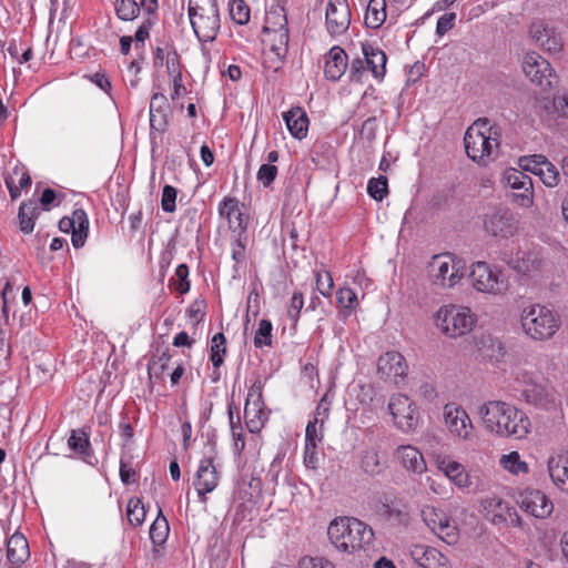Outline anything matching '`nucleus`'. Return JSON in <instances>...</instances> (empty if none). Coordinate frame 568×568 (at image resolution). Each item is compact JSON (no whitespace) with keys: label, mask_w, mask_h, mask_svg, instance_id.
Instances as JSON below:
<instances>
[{"label":"nucleus","mask_w":568,"mask_h":568,"mask_svg":"<svg viewBox=\"0 0 568 568\" xmlns=\"http://www.w3.org/2000/svg\"><path fill=\"white\" fill-rule=\"evenodd\" d=\"M170 534V526L168 519L163 516L161 507H159L158 517L150 527V539L153 542V555L161 556V547L165 544Z\"/></svg>","instance_id":"26"},{"label":"nucleus","mask_w":568,"mask_h":568,"mask_svg":"<svg viewBox=\"0 0 568 568\" xmlns=\"http://www.w3.org/2000/svg\"><path fill=\"white\" fill-rule=\"evenodd\" d=\"M366 72L365 61L356 58L351 62L349 67V81L351 82H358L361 83L363 81V75Z\"/></svg>","instance_id":"59"},{"label":"nucleus","mask_w":568,"mask_h":568,"mask_svg":"<svg viewBox=\"0 0 568 568\" xmlns=\"http://www.w3.org/2000/svg\"><path fill=\"white\" fill-rule=\"evenodd\" d=\"M520 322L525 333L536 341L552 337L560 327L559 316L539 304L524 308Z\"/></svg>","instance_id":"3"},{"label":"nucleus","mask_w":568,"mask_h":568,"mask_svg":"<svg viewBox=\"0 0 568 568\" xmlns=\"http://www.w3.org/2000/svg\"><path fill=\"white\" fill-rule=\"evenodd\" d=\"M348 65L346 52L338 45L333 47L325 61L324 74L331 81H337L345 73Z\"/></svg>","instance_id":"20"},{"label":"nucleus","mask_w":568,"mask_h":568,"mask_svg":"<svg viewBox=\"0 0 568 568\" xmlns=\"http://www.w3.org/2000/svg\"><path fill=\"white\" fill-rule=\"evenodd\" d=\"M213 459L212 455L203 458L196 471L194 487L202 503L206 501V494L212 493L219 484V475Z\"/></svg>","instance_id":"14"},{"label":"nucleus","mask_w":568,"mask_h":568,"mask_svg":"<svg viewBox=\"0 0 568 568\" xmlns=\"http://www.w3.org/2000/svg\"><path fill=\"white\" fill-rule=\"evenodd\" d=\"M128 520L132 526H141L145 518L144 506L139 498H130L126 506Z\"/></svg>","instance_id":"44"},{"label":"nucleus","mask_w":568,"mask_h":568,"mask_svg":"<svg viewBox=\"0 0 568 568\" xmlns=\"http://www.w3.org/2000/svg\"><path fill=\"white\" fill-rule=\"evenodd\" d=\"M397 456L402 465L409 471L423 474L426 470V463L422 453L413 446H400Z\"/></svg>","instance_id":"31"},{"label":"nucleus","mask_w":568,"mask_h":568,"mask_svg":"<svg viewBox=\"0 0 568 568\" xmlns=\"http://www.w3.org/2000/svg\"><path fill=\"white\" fill-rule=\"evenodd\" d=\"M166 70L170 77L182 75L181 60L175 48H172L166 55Z\"/></svg>","instance_id":"57"},{"label":"nucleus","mask_w":568,"mask_h":568,"mask_svg":"<svg viewBox=\"0 0 568 568\" xmlns=\"http://www.w3.org/2000/svg\"><path fill=\"white\" fill-rule=\"evenodd\" d=\"M68 446L72 452L81 455L83 458L91 455L89 434L84 429L72 430L68 439Z\"/></svg>","instance_id":"37"},{"label":"nucleus","mask_w":568,"mask_h":568,"mask_svg":"<svg viewBox=\"0 0 568 568\" xmlns=\"http://www.w3.org/2000/svg\"><path fill=\"white\" fill-rule=\"evenodd\" d=\"M445 473L459 488H467L471 485L469 475L465 471L464 466L457 462L448 463Z\"/></svg>","instance_id":"42"},{"label":"nucleus","mask_w":568,"mask_h":568,"mask_svg":"<svg viewBox=\"0 0 568 568\" xmlns=\"http://www.w3.org/2000/svg\"><path fill=\"white\" fill-rule=\"evenodd\" d=\"M552 31L554 29L550 28L548 24L544 23L542 21L532 22L530 26L531 38L538 44H540L542 40H545V38L547 39L550 36L549 33Z\"/></svg>","instance_id":"55"},{"label":"nucleus","mask_w":568,"mask_h":568,"mask_svg":"<svg viewBox=\"0 0 568 568\" xmlns=\"http://www.w3.org/2000/svg\"><path fill=\"white\" fill-rule=\"evenodd\" d=\"M500 465L508 471L516 475L528 471V465L520 460V456L517 452L503 455L500 458Z\"/></svg>","instance_id":"46"},{"label":"nucleus","mask_w":568,"mask_h":568,"mask_svg":"<svg viewBox=\"0 0 568 568\" xmlns=\"http://www.w3.org/2000/svg\"><path fill=\"white\" fill-rule=\"evenodd\" d=\"M479 414L486 429L499 437L523 439L529 433L526 413L508 403L489 400L479 408Z\"/></svg>","instance_id":"1"},{"label":"nucleus","mask_w":568,"mask_h":568,"mask_svg":"<svg viewBox=\"0 0 568 568\" xmlns=\"http://www.w3.org/2000/svg\"><path fill=\"white\" fill-rule=\"evenodd\" d=\"M175 276L178 277V283L175 290L180 294H185L190 291L191 284L189 281V266L186 264H180L175 270Z\"/></svg>","instance_id":"53"},{"label":"nucleus","mask_w":568,"mask_h":568,"mask_svg":"<svg viewBox=\"0 0 568 568\" xmlns=\"http://www.w3.org/2000/svg\"><path fill=\"white\" fill-rule=\"evenodd\" d=\"M255 385L252 387L244 407V417L246 427L251 433L258 432L265 420V414L262 409V389L257 386L256 398L251 400L254 396Z\"/></svg>","instance_id":"17"},{"label":"nucleus","mask_w":568,"mask_h":568,"mask_svg":"<svg viewBox=\"0 0 568 568\" xmlns=\"http://www.w3.org/2000/svg\"><path fill=\"white\" fill-rule=\"evenodd\" d=\"M327 536L337 550L352 554L369 546L374 531L371 526L355 517L341 516L331 521Z\"/></svg>","instance_id":"2"},{"label":"nucleus","mask_w":568,"mask_h":568,"mask_svg":"<svg viewBox=\"0 0 568 568\" xmlns=\"http://www.w3.org/2000/svg\"><path fill=\"white\" fill-rule=\"evenodd\" d=\"M484 230L493 237L508 239L518 230V220L506 206H495L484 215Z\"/></svg>","instance_id":"6"},{"label":"nucleus","mask_w":568,"mask_h":568,"mask_svg":"<svg viewBox=\"0 0 568 568\" xmlns=\"http://www.w3.org/2000/svg\"><path fill=\"white\" fill-rule=\"evenodd\" d=\"M388 410L395 426L404 433L414 430L418 425L419 414L417 407L408 396L393 395L388 403Z\"/></svg>","instance_id":"8"},{"label":"nucleus","mask_w":568,"mask_h":568,"mask_svg":"<svg viewBox=\"0 0 568 568\" xmlns=\"http://www.w3.org/2000/svg\"><path fill=\"white\" fill-rule=\"evenodd\" d=\"M465 150L473 161L479 162L490 158L498 149L497 138L486 135V131L469 126L464 136Z\"/></svg>","instance_id":"9"},{"label":"nucleus","mask_w":568,"mask_h":568,"mask_svg":"<svg viewBox=\"0 0 568 568\" xmlns=\"http://www.w3.org/2000/svg\"><path fill=\"white\" fill-rule=\"evenodd\" d=\"M475 324L470 308L444 305L435 314V325L445 335L456 338L469 333Z\"/></svg>","instance_id":"4"},{"label":"nucleus","mask_w":568,"mask_h":568,"mask_svg":"<svg viewBox=\"0 0 568 568\" xmlns=\"http://www.w3.org/2000/svg\"><path fill=\"white\" fill-rule=\"evenodd\" d=\"M250 7L244 0H232L230 3L231 19L240 26H244L250 21Z\"/></svg>","instance_id":"45"},{"label":"nucleus","mask_w":568,"mask_h":568,"mask_svg":"<svg viewBox=\"0 0 568 568\" xmlns=\"http://www.w3.org/2000/svg\"><path fill=\"white\" fill-rule=\"evenodd\" d=\"M386 20V0H369L364 22L367 28L378 29Z\"/></svg>","instance_id":"34"},{"label":"nucleus","mask_w":568,"mask_h":568,"mask_svg":"<svg viewBox=\"0 0 568 568\" xmlns=\"http://www.w3.org/2000/svg\"><path fill=\"white\" fill-rule=\"evenodd\" d=\"M434 283L452 287L463 276L452 254L434 256L432 262Z\"/></svg>","instance_id":"13"},{"label":"nucleus","mask_w":568,"mask_h":568,"mask_svg":"<svg viewBox=\"0 0 568 568\" xmlns=\"http://www.w3.org/2000/svg\"><path fill=\"white\" fill-rule=\"evenodd\" d=\"M284 121L290 133L298 140L304 139L308 131V118L306 112L295 106L283 114Z\"/></svg>","instance_id":"23"},{"label":"nucleus","mask_w":568,"mask_h":568,"mask_svg":"<svg viewBox=\"0 0 568 568\" xmlns=\"http://www.w3.org/2000/svg\"><path fill=\"white\" fill-rule=\"evenodd\" d=\"M318 417H314V420L308 422L306 426L305 443H313L318 445L322 442L323 435L317 432Z\"/></svg>","instance_id":"63"},{"label":"nucleus","mask_w":568,"mask_h":568,"mask_svg":"<svg viewBox=\"0 0 568 568\" xmlns=\"http://www.w3.org/2000/svg\"><path fill=\"white\" fill-rule=\"evenodd\" d=\"M37 202H22L18 212L19 229L24 234H30L34 229V221L39 215Z\"/></svg>","instance_id":"33"},{"label":"nucleus","mask_w":568,"mask_h":568,"mask_svg":"<svg viewBox=\"0 0 568 568\" xmlns=\"http://www.w3.org/2000/svg\"><path fill=\"white\" fill-rule=\"evenodd\" d=\"M469 277L473 286L478 292L501 294L508 288V282L503 273L493 270L486 262H476L473 264Z\"/></svg>","instance_id":"5"},{"label":"nucleus","mask_w":568,"mask_h":568,"mask_svg":"<svg viewBox=\"0 0 568 568\" xmlns=\"http://www.w3.org/2000/svg\"><path fill=\"white\" fill-rule=\"evenodd\" d=\"M189 18L214 17L219 14L216 0H189Z\"/></svg>","instance_id":"35"},{"label":"nucleus","mask_w":568,"mask_h":568,"mask_svg":"<svg viewBox=\"0 0 568 568\" xmlns=\"http://www.w3.org/2000/svg\"><path fill=\"white\" fill-rule=\"evenodd\" d=\"M456 13L449 12L445 13L437 20L436 33L439 37H443L449 30H452L455 26Z\"/></svg>","instance_id":"58"},{"label":"nucleus","mask_w":568,"mask_h":568,"mask_svg":"<svg viewBox=\"0 0 568 568\" xmlns=\"http://www.w3.org/2000/svg\"><path fill=\"white\" fill-rule=\"evenodd\" d=\"M115 16L121 21H133L140 13L138 2L133 0H113Z\"/></svg>","instance_id":"38"},{"label":"nucleus","mask_w":568,"mask_h":568,"mask_svg":"<svg viewBox=\"0 0 568 568\" xmlns=\"http://www.w3.org/2000/svg\"><path fill=\"white\" fill-rule=\"evenodd\" d=\"M414 560L419 568H448L445 557L435 548L426 546H416L412 551Z\"/></svg>","instance_id":"24"},{"label":"nucleus","mask_w":568,"mask_h":568,"mask_svg":"<svg viewBox=\"0 0 568 568\" xmlns=\"http://www.w3.org/2000/svg\"><path fill=\"white\" fill-rule=\"evenodd\" d=\"M176 189L172 185H165L162 190L161 206L164 212L172 213L176 209Z\"/></svg>","instance_id":"51"},{"label":"nucleus","mask_w":568,"mask_h":568,"mask_svg":"<svg viewBox=\"0 0 568 568\" xmlns=\"http://www.w3.org/2000/svg\"><path fill=\"white\" fill-rule=\"evenodd\" d=\"M517 192H514L511 194V200L514 203L521 207H529L532 205V196H534V187L525 190H516Z\"/></svg>","instance_id":"61"},{"label":"nucleus","mask_w":568,"mask_h":568,"mask_svg":"<svg viewBox=\"0 0 568 568\" xmlns=\"http://www.w3.org/2000/svg\"><path fill=\"white\" fill-rule=\"evenodd\" d=\"M444 418L448 430L453 435L464 440L471 438L474 427L464 408L447 404L444 407Z\"/></svg>","instance_id":"12"},{"label":"nucleus","mask_w":568,"mask_h":568,"mask_svg":"<svg viewBox=\"0 0 568 568\" xmlns=\"http://www.w3.org/2000/svg\"><path fill=\"white\" fill-rule=\"evenodd\" d=\"M548 471L552 483L562 491L568 493V452L551 456L548 460Z\"/></svg>","instance_id":"18"},{"label":"nucleus","mask_w":568,"mask_h":568,"mask_svg":"<svg viewBox=\"0 0 568 568\" xmlns=\"http://www.w3.org/2000/svg\"><path fill=\"white\" fill-rule=\"evenodd\" d=\"M30 556L26 537L19 532L13 534L7 542V558L12 565L23 564Z\"/></svg>","instance_id":"29"},{"label":"nucleus","mask_w":568,"mask_h":568,"mask_svg":"<svg viewBox=\"0 0 568 568\" xmlns=\"http://www.w3.org/2000/svg\"><path fill=\"white\" fill-rule=\"evenodd\" d=\"M504 181L513 190L527 191L534 187L531 178L516 169L507 170L504 174Z\"/></svg>","instance_id":"39"},{"label":"nucleus","mask_w":568,"mask_h":568,"mask_svg":"<svg viewBox=\"0 0 568 568\" xmlns=\"http://www.w3.org/2000/svg\"><path fill=\"white\" fill-rule=\"evenodd\" d=\"M300 568H335L334 565L323 557H304L300 560Z\"/></svg>","instance_id":"60"},{"label":"nucleus","mask_w":568,"mask_h":568,"mask_svg":"<svg viewBox=\"0 0 568 568\" xmlns=\"http://www.w3.org/2000/svg\"><path fill=\"white\" fill-rule=\"evenodd\" d=\"M518 504L523 510L536 518H546L552 511L554 505L540 490L526 489L519 495Z\"/></svg>","instance_id":"15"},{"label":"nucleus","mask_w":568,"mask_h":568,"mask_svg":"<svg viewBox=\"0 0 568 568\" xmlns=\"http://www.w3.org/2000/svg\"><path fill=\"white\" fill-rule=\"evenodd\" d=\"M271 51L276 54L277 58L284 59L288 51V41H290V32L288 30L284 31H274Z\"/></svg>","instance_id":"48"},{"label":"nucleus","mask_w":568,"mask_h":568,"mask_svg":"<svg viewBox=\"0 0 568 568\" xmlns=\"http://www.w3.org/2000/svg\"><path fill=\"white\" fill-rule=\"evenodd\" d=\"M272 331H273V326H272L271 321L261 320V322L258 324V328L254 336L255 347L261 348L263 346H271L272 345Z\"/></svg>","instance_id":"49"},{"label":"nucleus","mask_w":568,"mask_h":568,"mask_svg":"<svg viewBox=\"0 0 568 568\" xmlns=\"http://www.w3.org/2000/svg\"><path fill=\"white\" fill-rule=\"evenodd\" d=\"M156 14L155 16H148V18L142 22V24L138 28L134 39H135V47L138 48L140 43H144V41L150 36V30L155 23Z\"/></svg>","instance_id":"54"},{"label":"nucleus","mask_w":568,"mask_h":568,"mask_svg":"<svg viewBox=\"0 0 568 568\" xmlns=\"http://www.w3.org/2000/svg\"><path fill=\"white\" fill-rule=\"evenodd\" d=\"M304 463L306 467L315 469L318 464L317 445L305 443Z\"/></svg>","instance_id":"62"},{"label":"nucleus","mask_w":568,"mask_h":568,"mask_svg":"<svg viewBox=\"0 0 568 568\" xmlns=\"http://www.w3.org/2000/svg\"><path fill=\"white\" fill-rule=\"evenodd\" d=\"M219 213L229 222L232 232L242 233L246 230L243 213L239 209V201L234 197H225L219 205Z\"/></svg>","instance_id":"21"},{"label":"nucleus","mask_w":568,"mask_h":568,"mask_svg":"<svg viewBox=\"0 0 568 568\" xmlns=\"http://www.w3.org/2000/svg\"><path fill=\"white\" fill-rule=\"evenodd\" d=\"M288 30V22L284 6L280 0L271 4L266 11L265 24L263 32L271 33L274 31Z\"/></svg>","instance_id":"28"},{"label":"nucleus","mask_w":568,"mask_h":568,"mask_svg":"<svg viewBox=\"0 0 568 568\" xmlns=\"http://www.w3.org/2000/svg\"><path fill=\"white\" fill-rule=\"evenodd\" d=\"M367 193L376 201H382L388 193L387 178L379 175L372 178L367 183Z\"/></svg>","instance_id":"47"},{"label":"nucleus","mask_w":568,"mask_h":568,"mask_svg":"<svg viewBox=\"0 0 568 568\" xmlns=\"http://www.w3.org/2000/svg\"><path fill=\"white\" fill-rule=\"evenodd\" d=\"M168 99L163 93L156 92L150 101V128L151 131L164 132L168 126Z\"/></svg>","instance_id":"19"},{"label":"nucleus","mask_w":568,"mask_h":568,"mask_svg":"<svg viewBox=\"0 0 568 568\" xmlns=\"http://www.w3.org/2000/svg\"><path fill=\"white\" fill-rule=\"evenodd\" d=\"M484 508L490 513H494L491 521L494 524H500L507 521L508 517L515 516L519 523V516L514 507H509L503 499L494 497L483 500Z\"/></svg>","instance_id":"32"},{"label":"nucleus","mask_w":568,"mask_h":568,"mask_svg":"<svg viewBox=\"0 0 568 568\" xmlns=\"http://www.w3.org/2000/svg\"><path fill=\"white\" fill-rule=\"evenodd\" d=\"M277 175V168L273 164H262L257 171V181L263 184L264 187H270Z\"/></svg>","instance_id":"50"},{"label":"nucleus","mask_w":568,"mask_h":568,"mask_svg":"<svg viewBox=\"0 0 568 568\" xmlns=\"http://www.w3.org/2000/svg\"><path fill=\"white\" fill-rule=\"evenodd\" d=\"M521 68L530 82L540 87L542 91L550 90L557 83L550 63L536 52L526 53Z\"/></svg>","instance_id":"7"},{"label":"nucleus","mask_w":568,"mask_h":568,"mask_svg":"<svg viewBox=\"0 0 568 568\" xmlns=\"http://www.w3.org/2000/svg\"><path fill=\"white\" fill-rule=\"evenodd\" d=\"M536 159H539V164L544 165L542 169H538L537 175L540 176L542 183L547 186H555L559 180V173L557 168L550 163L546 156L541 154H535Z\"/></svg>","instance_id":"40"},{"label":"nucleus","mask_w":568,"mask_h":568,"mask_svg":"<svg viewBox=\"0 0 568 568\" xmlns=\"http://www.w3.org/2000/svg\"><path fill=\"white\" fill-rule=\"evenodd\" d=\"M405 357L396 351L381 355L377 361V373L382 378H403L407 374Z\"/></svg>","instance_id":"16"},{"label":"nucleus","mask_w":568,"mask_h":568,"mask_svg":"<svg viewBox=\"0 0 568 568\" xmlns=\"http://www.w3.org/2000/svg\"><path fill=\"white\" fill-rule=\"evenodd\" d=\"M333 285V278L328 272L316 273V287L323 296H331Z\"/></svg>","instance_id":"56"},{"label":"nucleus","mask_w":568,"mask_h":568,"mask_svg":"<svg viewBox=\"0 0 568 568\" xmlns=\"http://www.w3.org/2000/svg\"><path fill=\"white\" fill-rule=\"evenodd\" d=\"M337 303L348 310L355 308L357 304V296L349 287H342L336 292Z\"/></svg>","instance_id":"52"},{"label":"nucleus","mask_w":568,"mask_h":568,"mask_svg":"<svg viewBox=\"0 0 568 568\" xmlns=\"http://www.w3.org/2000/svg\"><path fill=\"white\" fill-rule=\"evenodd\" d=\"M521 395L529 404L542 406L551 402V389L547 383L530 381L526 383Z\"/></svg>","instance_id":"30"},{"label":"nucleus","mask_w":568,"mask_h":568,"mask_svg":"<svg viewBox=\"0 0 568 568\" xmlns=\"http://www.w3.org/2000/svg\"><path fill=\"white\" fill-rule=\"evenodd\" d=\"M361 467L364 473L369 476H375L379 475L384 470L385 464L377 450L374 448H367L362 453Z\"/></svg>","instance_id":"36"},{"label":"nucleus","mask_w":568,"mask_h":568,"mask_svg":"<svg viewBox=\"0 0 568 568\" xmlns=\"http://www.w3.org/2000/svg\"><path fill=\"white\" fill-rule=\"evenodd\" d=\"M352 20V11L347 0H328L325 10V27L333 38L344 34Z\"/></svg>","instance_id":"10"},{"label":"nucleus","mask_w":568,"mask_h":568,"mask_svg":"<svg viewBox=\"0 0 568 568\" xmlns=\"http://www.w3.org/2000/svg\"><path fill=\"white\" fill-rule=\"evenodd\" d=\"M425 524L440 538L448 544L456 541L458 531L456 526L450 524L449 517L435 507L427 506L422 510Z\"/></svg>","instance_id":"11"},{"label":"nucleus","mask_w":568,"mask_h":568,"mask_svg":"<svg viewBox=\"0 0 568 568\" xmlns=\"http://www.w3.org/2000/svg\"><path fill=\"white\" fill-rule=\"evenodd\" d=\"M170 359L171 354L168 348L164 349L161 354H154L148 365V374L150 379L152 377L161 378L168 368Z\"/></svg>","instance_id":"41"},{"label":"nucleus","mask_w":568,"mask_h":568,"mask_svg":"<svg viewBox=\"0 0 568 568\" xmlns=\"http://www.w3.org/2000/svg\"><path fill=\"white\" fill-rule=\"evenodd\" d=\"M193 31L200 42H212L215 40L220 30V16L190 18Z\"/></svg>","instance_id":"22"},{"label":"nucleus","mask_w":568,"mask_h":568,"mask_svg":"<svg viewBox=\"0 0 568 568\" xmlns=\"http://www.w3.org/2000/svg\"><path fill=\"white\" fill-rule=\"evenodd\" d=\"M79 225L72 231V245L80 248L84 245L89 232V219L85 212L77 213Z\"/></svg>","instance_id":"43"},{"label":"nucleus","mask_w":568,"mask_h":568,"mask_svg":"<svg viewBox=\"0 0 568 568\" xmlns=\"http://www.w3.org/2000/svg\"><path fill=\"white\" fill-rule=\"evenodd\" d=\"M375 511L384 519L397 525L405 524L408 519V515L405 511L404 506L402 504L394 503L388 497H384L376 503Z\"/></svg>","instance_id":"25"},{"label":"nucleus","mask_w":568,"mask_h":568,"mask_svg":"<svg viewBox=\"0 0 568 568\" xmlns=\"http://www.w3.org/2000/svg\"><path fill=\"white\" fill-rule=\"evenodd\" d=\"M364 61L376 79H383L386 72V54L369 43L362 47Z\"/></svg>","instance_id":"27"},{"label":"nucleus","mask_w":568,"mask_h":568,"mask_svg":"<svg viewBox=\"0 0 568 568\" xmlns=\"http://www.w3.org/2000/svg\"><path fill=\"white\" fill-rule=\"evenodd\" d=\"M136 471L124 459L120 460V478L123 484L129 485L136 480Z\"/></svg>","instance_id":"64"}]
</instances>
